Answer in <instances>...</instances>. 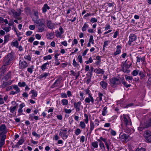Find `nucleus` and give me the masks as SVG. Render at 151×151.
I'll return each mask as SVG.
<instances>
[{"instance_id": "obj_59", "label": "nucleus", "mask_w": 151, "mask_h": 151, "mask_svg": "<svg viewBox=\"0 0 151 151\" xmlns=\"http://www.w3.org/2000/svg\"><path fill=\"white\" fill-rule=\"evenodd\" d=\"M78 61L81 63H83V60L82 56L81 55H79L78 56Z\"/></svg>"}, {"instance_id": "obj_57", "label": "nucleus", "mask_w": 151, "mask_h": 151, "mask_svg": "<svg viewBox=\"0 0 151 151\" xmlns=\"http://www.w3.org/2000/svg\"><path fill=\"white\" fill-rule=\"evenodd\" d=\"M61 97L62 98H67V95L65 93L63 92L61 94Z\"/></svg>"}, {"instance_id": "obj_42", "label": "nucleus", "mask_w": 151, "mask_h": 151, "mask_svg": "<svg viewBox=\"0 0 151 151\" xmlns=\"http://www.w3.org/2000/svg\"><path fill=\"white\" fill-rule=\"evenodd\" d=\"M99 145L100 147V149L102 150V151H104L105 150V147L104 143L99 144Z\"/></svg>"}, {"instance_id": "obj_60", "label": "nucleus", "mask_w": 151, "mask_h": 151, "mask_svg": "<svg viewBox=\"0 0 151 151\" xmlns=\"http://www.w3.org/2000/svg\"><path fill=\"white\" fill-rule=\"evenodd\" d=\"M23 111V110L22 109L19 108L18 111V115H23V114L22 113Z\"/></svg>"}, {"instance_id": "obj_34", "label": "nucleus", "mask_w": 151, "mask_h": 151, "mask_svg": "<svg viewBox=\"0 0 151 151\" xmlns=\"http://www.w3.org/2000/svg\"><path fill=\"white\" fill-rule=\"evenodd\" d=\"M11 45L18 48L19 45V43L17 40H16L15 41L13 42H12Z\"/></svg>"}, {"instance_id": "obj_24", "label": "nucleus", "mask_w": 151, "mask_h": 151, "mask_svg": "<svg viewBox=\"0 0 151 151\" xmlns=\"http://www.w3.org/2000/svg\"><path fill=\"white\" fill-rule=\"evenodd\" d=\"M54 33V32H51L50 33H47L46 34V35L47 38L48 39H51L53 38Z\"/></svg>"}, {"instance_id": "obj_41", "label": "nucleus", "mask_w": 151, "mask_h": 151, "mask_svg": "<svg viewBox=\"0 0 151 151\" xmlns=\"http://www.w3.org/2000/svg\"><path fill=\"white\" fill-rule=\"evenodd\" d=\"M6 129V126L4 124L1 125L0 126V131H4V130H5Z\"/></svg>"}, {"instance_id": "obj_27", "label": "nucleus", "mask_w": 151, "mask_h": 151, "mask_svg": "<svg viewBox=\"0 0 151 151\" xmlns=\"http://www.w3.org/2000/svg\"><path fill=\"white\" fill-rule=\"evenodd\" d=\"M49 75V73H43L41 74L40 75L39 78V79H42L43 78H45L47 76H48Z\"/></svg>"}, {"instance_id": "obj_5", "label": "nucleus", "mask_w": 151, "mask_h": 151, "mask_svg": "<svg viewBox=\"0 0 151 151\" xmlns=\"http://www.w3.org/2000/svg\"><path fill=\"white\" fill-rule=\"evenodd\" d=\"M151 126V118L149 120L147 121L142 126L140 125L138 127V129L139 131H141L144 128H147Z\"/></svg>"}, {"instance_id": "obj_51", "label": "nucleus", "mask_w": 151, "mask_h": 151, "mask_svg": "<svg viewBox=\"0 0 151 151\" xmlns=\"http://www.w3.org/2000/svg\"><path fill=\"white\" fill-rule=\"evenodd\" d=\"M94 40L93 39V36L92 35H90V38L89 40V42H91L93 44H94Z\"/></svg>"}, {"instance_id": "obj_52", "label": "nucleus", "mask_w": 151, "mask_h": 151, "mask_svg": "<svg viewBox=\"0 0 151 151\" xmlns=\"http://www.w3.org/2000/svg\"><path fill=\"white\" fill-rule=\"evenodd\" d=\"M84 93L83 92H80V95L81 98L80 99V100L82 101L84 100Z\"/></svg>"}, {"instance_id": "obj_30", "label": "nucleus", "mask_w": 151, "mask_h": 151, "mask_svg": "<svg viewBox=\"0 0 151 151\" xmlns=\"http://www.w3.org/2000/svg\"><path fill=\"white\" fill-rule=\"evenodd\" d=\"M61 102L63 106H67L68 104V101L66 99H63L61 100Z\"/></svg>"}, {"instance_id": "obj_3", "label": "nucleus", "mask_w": 151, "mask_h": 151, "mask_svg": "<svg viewBox=\"0 0 151 151\" xmlns=\"http://www.w3.org/2000/svg\"><path fill=\"white\" fill-rule=\"evenodd\" d=\"M43 19H39L37 20H33L35 23L38 24L39 27L38 28V32H43L46 26L44 24Z\"/></svg>"}, {"instance_id": "obj_17", "label": "nucleus", "mask_w": 151, "mask_h": 151, "mask_svg": "<svg viewBox=\"0 0 151 151\" xmlns=\"http://www.w3.org/2000/svg\"><path fill=\"white\" fill-rule=\"evenodd\" d=\"M116 51L114 52L113 53V55L114 56H116L117 55L120 54L121 52V49L122 47L121 45H118L116 46Z\"/></svg>"}, {"instance_id": "obj_31", "label": "nucleus", "mask_w": 151, "mask_h": 151, "mask_svg": "<svg viewBox=\"0 0 151 151\" xmlns=\"http://www.w3.org/2000/svg\"><path fill=\"white\" fill-rule=\"evenodd\" d=\"M13 89L16 90L15 92L17 93H19L20 92V89L17 85H14Z\"/></svg>"}, {"instance_id": "obj_15", "label": "nucleus", "mask_w": 151, "mask_h": 151, "mask_svg": "<svg viewBox=\"0 0 151 151\" xmlns=\"http://www.w3.org/2000/svg\"><path fill=\"white\" fill-rule=\"evenodd\" d=\"M47 26L50 29H52L55 28V24L54 23L52 22L50 20H46Z\"/></svg>"}, {"instance_id": "obj_6", "label": "nucleus", "mask_w": 151, "mask_h": 151, "mask_svg": "<svg viewBox=\"0 0 151 151\" xmlns=\"http://www.w3.org/2000/svg\"><path fill=\"white\" fill-rule=\"evenodd\" d=\"M11 12L13 14V16L14 18L19 20L21 19L20 18L18 17L21 13V10L20 9H17V12L15 11L14 9H13L11 10Z\"/></svg>"}, {"instance_id": "obj_26", "label": "nucleus", "mask_w": 151, "mask_h": 151, "mask_svg": "<svg viewBox=\"0 0 151 151\" xmlns=\"http://www.w3.org/2000/svg\"><path fill=\"white\" fill-rule=\"evenodd\" d=\"M121 82L122 84L124 85L126 88H128L131 86V85L130 84H127L126 82L125 81L124 78V77H123L122 78L121 80Z\"/></svg>"}, {"instance_id": "obj_18", "label": "nucleus", "mask_w": 151, "mask_h": 151, "mask_svg": "<svg viewBox=\"0 0 151 151\" xmlns=\"http://www.w3.org/2000/svg\"><path fill=\"white\" fill-rule=\"evenodd\" d=\"M50 63L47 62L43 64L40 67V68L42 71H44L47 68V67H49Z\"/></svg>"}, {"instance_id": "obj_32", "label": "nucleus", "mask_w": 151, "mask_h": 151, "mask_svg": "<svg viewBox=\"0 0 151 151\" xmlns=\"http://www.w3.org/2000/svg\"><path fill=\"white\" fill-rule=\"evenodd\" d=\"M107 107L106 106L104 107L103 109V111L102 112V114L103 116H105L106 115V114L107 113Z\"/></svg>"}, {"instance_id": "obj_45", "label": "nucleus", "mask_w": 151, "mask_h": 151, "mask_svg": "<svg viewBox=\"0 0 151 151\" xmlns=\"http://www.w3.org/2000/svg\"><path fill=\"white\" fill-rule=\"evenodd\" d=\"M91 145L93 147L97 148L98 146V142L97 141L93 142L92 143Z\"/></svg>"}, {"instance_id": "obj_4", "label": "nucleus", "mask_w": 151, "mask_h": 151, "mask_svg": "<svg viewBox=\"0 0 151 151\" xmlns=\"http://www.w3.org/2000/svg\"><path fill=\"white\" fill-rule=\"evenodd\" d=\"M127 60H126L125 62L122 65L121 71L124 73H129L130 72V70L128 69L132 65V63L131 62L129 64L126 63H127Z\"/></svg>"}, {"instance_id": "obj_29", "label": "nucleus", "mask_w": 151, "mask_h": 151, "mask_svg": "<svg viewBox=\"0 0 151 151\" xmlns=\"http://www.w3.org/2000/svg\"><path fill=\"white\" fill-rule=\"evenodd\" d=\"M140 61L144 62L145 61V59L144 57L141 58L140 56H137V62L138 63L140 62Z\"/></svg>"}, {"instance_id": "obj_8", "label": "nucleus", "mask_w": 151, "mask_h": 151, "mask_svg": "<svg viewBox=\"0 0 151 151\" xmlns=\"http://www.w3.org/2000/svg\"><path fill=\"white\" fill-rule=\"evenodd\" d=\"M144 136L146 141L148 142H151V133L149 131H146L145 132Z\"/></svg>"}, {"instance_id": "obj_47", "label": "nucleus", "mask_w": 151, "mask_h": 151, "mask_svg": "<svg viewBox=\"0 0 151 151\" xmlns=\"http://www.w3.org/2000/svg\"><path fill=\"white\" fill-rule=\"evenodd\" d=\"M125 79L126 80L129 81H132L133 78L132 76H129L127 75H125Z\"/></svg>"}, {"instance_id": "obj_50", "label": "nucleus", "mask_w": 151, "mask_h": 151, "mask_svg": "<svg viewBox=\"0 0 151 151\" xmlns=\"http://www.w3.org/2000/svg\"><path fill=\"white\" fill-rule=\"evenodd\" d=\"M6 135H2L1 137V141L2 142H3L4 143H5V140L6 138Z\"/></svg>"}, {"instance_id": "obj_46", "label": "nucleus", "mask_w": 151, "mask_h": 151, "mask_svg": "<svg viewBox=\"0 0 151 151\" xmlns=\"http://www.w3.org/2000/svg\"><path fill=\"white\" fill-rule=\"evenodd\" d=\"M84 117L86 118V119L84 120V121L85 122V123L87 124L88 122V115L87 114H84Z\"/></svg>"}, {"instance_id": "obj_16", "label": "nucleus", "mask_w": 151, "mask_h": 151, "mask_svg": "<svg viewBox=\"0 0 151 151\" xmlns=\"http://www.w3.org/2000/svg\"><path fill=\"white\" fill-rule=\"evenodd\" d=\"M11 71H9L3 77L2 79L5 80V81H7L8 79L11 78Z\"/></svg>"}, {"instance_id": "obj_63", "label": "nucleus", "mask_w": 151, "mask_h": 151, "mask_svg": "<svg viewBox=\"0 0 151 151\" xmlns=\"http://www.w3.org/2000/svg\"><path fill=\"white\" fill-rule=\"evenodd\" d=\"M110 133L112 135L114 136H115L116 134V132L112 129H111Z\"/></svg>"}, {"instance_id": "obj_64", "label": "nucleus", "mask_w": 151, "mask_h": 151, "mask_svg": "<svg viewBox=\"0 0 151 151\" xmlns=\"http://www.w3.org/2000/svg\"><path fill=\"white\" fill-rule=\"evenodd\" d=\"M135 151H146V149L143 147H141L140 149L137 148Z\"/></svg>"}, {"instance_id": "obj_28", "label": "nucleus", "mask_w": 151, "mask_h": 151, "mask_svg": "<svg viewBox=\"0 0 151 151\" xmlns=\"http://www.w3.org/2000/svg\"><path fill=\"white\" fill-rule=\"evenodd\" d=\"M89 26L87 22H86L84 23L83 26L82 28V30L83 32L85 31L88 28Z\"/></svg>"}, {"instance_id": "obj_62", "label": "nucleus", "mask_w": 151, "mask_h": 151, "mask_svg": "<svg viewBox=\"0 0 151 151\" xmlns=\"http://www.w3.org/2000/svg\"><path fill=\"white\" fill-rule=\"evenodd\" d=\"M32 134L35 137H40V135L39 134H37L36 133V132H35L34 131L32 132Z\"/></svg>"}, {"instance_id": "obj_11", "label": "nucleus", "mask_w": 151, "mask_h": 151, "mask_svg": "<svg viewBox=\"0 0 151 151\" xmlns=\"http://www.w3.org/2000/svg\"><path fill=\"white\" fill-rule=\"evenodd\" d=\"M129 39L128 43L129 45H131L132 42L136 40L137 36L134 34H130L129 36Z\"/></svg>"}, {"instance_id": "obj_23", "label": "nucleus", "mask_w": 151, "mask_h": 151, "mask_svg": "<svg viewBox=\"0 0 151 151\" xmlns=\"http://www.w3.org/2000/svg\"><path fill=\"white\" fill-rule=\"evenodd\" d=\"M62 79V77L61 76H59V78L56 80L55 82L53 83V86H54V87L57 86V85L60 82Z\"/></svg>"}, {"instance_id": "obj_55", "label": "nucleus", "mask_w": 151, "mask_h": 151, "mask_svg": "<svg viewBox=\"0 0 151 151\" xmlns=\"http://www.w3.org/2000/svg\"><path fill=\"white\" fill-rule=\"evenodd\" d=\"M73 65L75 67H77L79 65V64L76 62L75 59H74L73 60Z\"/></svg>"}, {"instance_id": "obj_49", "label": "nucleus", "mask_w": 151, "mask_h": 151, "mask_svg": "<svg viewBox=\"0 0 151 151\" xmlns=\"http://www.w3.org/2000/svg\"><path fill=\"white\" fill-rule=\"evenodd\" d=\"M103 96V94L101 93L100 92H99L98 93V96L99 97L97 98H99V101H101L102 100V97Z\"/></svg>"}, {"instance_id": "obj_43", "label": "nucleus", "mask_w": 151, "mask_h": 151, "mask_svg": "<svg viewBox=\"0 0 151 151\" xmlns=\"http://www.w3.org/2000/svg\"><path fill=\"white\" fill-rule=\"evenodd\" d=\"M52 57L51 55H48L44 56L43 57V59L45 60H51L52 59Z\"/></svg>"}, {"instance_id": "obj_20", "label": "nucleus", "mask_w": 151, "mask_h": 151, "mask_svg": "<svg viewBox=\"0 0 151 151\" xmlns=\"http://www.w3.org/2000/svg\"><path fill=\"white\" fill-rule=\"evenodd\" d=\"M95 127L94 123L91 120L90 121V128L89 131V134H91L92 131L93 130Z\"/></svg>"}, {"instance_id": "obj_39", "label": "nucleus", "mask_w": 151, "mask_h": 151, "mask_svg": "<svg viewBox=\"0 0 151 151\" xmlns=\"http://www.w3.org/2000/svg\"><path fill=\"white\" fill-rule=\"evenodd\" d=\"M18 85L20 87H24L26 86V83L25 82H19L18 83Z\"/></svg>"}, {"instance_id": "obj_33", "label": "nucleus", "mask_w": 151, "mask_h": 151, "mask_svg": "<svg viewBox=\"0 0 151 151\" xmlns=\"http://www.w3.org/2000/svg\"><path fill=\"white\" fill-rule=\"evenodd\" d=\"M139 75L140 76V79H142L144 78L146 76L144 74L142 71H139Z\"/></svg>"}, {"instance_id": "obj_53", "label": "nucleus", "mask_w": 151, "mask_h": 151, "mask_svg": "<svg viewBox=\"0 0 151 151\" xmlns=\"http://www.w3.org/2000/svg\"><path fill=\"white\" fill-rule=\"evenodd\" d=\"M106 146V148L108 149V150H109V145L110 144V142H109V143H108L107 141L106 140L104 142Z\"/></svg>"}, {"instance_id": "obj_48", "label": "nucleus", "mask_w": 151, "mask_h": 151, "mask_svg": "<svg viewBox=\"0 0 151 151\" xmlns=\"http://www.w3.org/2000/svg\"><path fill=\"white\" fill-rule=\"evenodd\" d=\"M147 75L149 78H151V71L150 70L147 69Z\"/></svg>"}, {"instance_id": "obj_19", "label": "nucleus", "mask_w": 151, "mask_h": 151, "mask_svg": "<svg viewBox=\"0 0 151 151\" xmlns=\"http://www.w3.org/2000/svg\"><path fill=\"white\" fill-rule=\"evenodd\" d=\"M25 140L24 139L23 137H22L19 141L17 142V144L14 145V147H18L19 146L22 145L24 142Z\"/></svg>"}, {"instance_id": "obj_36", "label": "nucleus", "mask_w": 151, "mask_h": 151, "mask_svg": "<svg viewBox=\"0 0 151 151\" xmlns=\"http://www.w3.org/2000/svg\"><path fill=\"white\" fill-rule=\"evenodd\" d=\"M139 71L137 70H134L132 73V74L134 76H136L139 74Z\"/></svg>"}, {"instance_id": "obj_54", "label": "nucleus", "mask_w": 151, "mask_h": 151, "mask_svg": "<svg viewBox=\"0 0 151 151\" xmlns=\"http://www.w3.org/2000/svg\"><path fill=\"white\" fill-rule=\"evenodd\" d=\"M81 132V131L80 129L77 128L75 130V134L76 135H77L80 134Z\"/></svg>"}, {"instance_id": "obj_56", "label": "nucleus", "mask_w": 151, "mask_h": 151, "mask_svg": "<svg viewBox=\"0 0 151 151\" xmlns=\"http://www.w3.org/2000/svg\"><path fill=\"white\" fill-rule=\"evenodd\" d=\"M13 87L14 85H12L11 86L7 87L6 89V90L7 91H9L13 89Z\"/></svg>"}, {"instance_id": "obj_10", "label": "nucleus", "mask_w": 151, "mask_h": 151, "mask_svg": "<svg viewBox=\"0 0 151 151\" xmlns=\"http://www.w3.org/2000/svg\"><path fill=\"white\" fill-rule=\"evenodd\" d=\"M13 81L12 80H9L8 81H5V80L3 81L2 83L0 86L1 88H4L7 86L11 85Z\"/></svg>"}, {"instance_id": "obj_44", "label": "nucleus", "mask_w": 151, "mask_h": 151, "mask_svg": "<svg viewBox=\"0 0 151 151\" xmlns=\"http://www.w3.org/2000/svg\"><path fill=\"white\" fill-rule=\"evenodd\" d=\"M84 91L85 92V94L86 95H88V96L90 95H92V94L91 93V91L88 88L85 89Z\"/></svg>"}, {"instance_id": "obj_22", "label": "nucleus", "mask_w": 151, "mask_h": 151, "mask_svg": "<svg viewBox=\"0 0 151 151\" xmlns=\"http://www.w3.org/2000/svg\"><path fill=\"white\" fill-rule=\"evenodd\" d=\"M50 9V7L47 4H45L42 8V12L44 13H45L47 12V10H49Z\"/></svg>"}, {"instance_id": "obj_7", "label": "nucleus", "mask_w": 151, "mask_h": 151, "mask_svg": "<svg viewBox=\"0 0 151 151\" xmlns=\"http://www.w3.org/2000/svg\"><path fill=\"white\" fill-rule=\"evenodd\" d=\"M110 81L111 84L114 85H119L121 84V81L116 77H114L110 79Z\"/></svg>"}, {"instance_id": "obj_38", "label": "nucleus", "mask_w": 151, "mask_h": 151, "mask_svg": "<svg viewBox=\"0 0 151 151\" xmlns=\"http://www.w3.org/2000/svg\"><path fill=\"white\" fill-rule=\"evenodd\" d=\"M17 108V105L15 106H11L10 107L9 110L10 112L11 113L13 114L14 112V111Z\"/></svg>"}, {"instance_id": "obj_25", "label": "nucleus", "mask_w": 151, "mask_h": 151, "mask_svg": "<svg viewBox=\"0 0 151 151\" xmlns=\"http://www.w3.org/2000/svg\"><path fill=\"white\" fill-rule=\"evenodd\" d=\"M100 84L102 88L104 89L106 88L108 85L107 83L106 82L104 81H101L100 82Z\"/></svg>"}, {"instance_id": "obj_61", "label": "nucleus", "mask_w": 151, "mask_h": 151, "mask_svg": "<svg viewBox=\"0 0 151 151\" xmlns=\"http://www.w3.org/2000/svg\"><path fill=\"white\" fill-rule=\"evenodd\" d=\"M55 33L56 34V36L57 37H61L62 34L59 32V31H58V30L56 31Z\"/></svg>"}, {"instance_id": "obj_1", "label": "nucleus", "mask_w": 151, "mask_h": 151, "mask_svg": "<svg viewBox=\"0 0 151 151\" xmlns=\"http://www.w3.org/2000/svg\"><path fill=\"white\" fill-rule=\"evenodd\" d=\"M14 53L13 52H11L8 53L7 55H6L3 61V63L5 65H9L11 61L14 58Z\"/></svg>"}, {"instance_id": "obj_14", "label": "nucleus", "mask_w": 151, "mask_h": 151, "mask_svg": "<svg viewBox=\"0 0 151 151\" xmlns=\"http://www.w3.org/2000/svg\"><path fill=\"white\" fill-rule=\"evenodd\" d=\"M129 135L123 133H120L119 135V138L120 139L126 140L129 137Z\"/></svg>"}, {"instance_id": "obj_12", "label": "nucleus", "mask_w": 151, "mask_h": 151, "mask_svg": "<svg viewBox=\"0 0 151 151\" xmlns=\"http://www.w3.org/2000/svg\"><path fill=\"white\" fill-rule=\"evenodd\" d=\"M88 97H86L85 99V102L86 103H89L91 102L92 104H94V100L92 95H89Z\"/></svg>"}, {"instance_id": "obj_37", "label": "nucleus", "mask_w": 151, "mask_h": 151, "mask_svg": "<svg viewBox=\"0 0 151 151\" xmlns=\"http://www.w3.org/2000/svg\"><path fill=\"white\" fill-rule=\"evenodd\" d=\"M79 126L82 129H85L86 127V124L84 122L81 121L80 122Z\"/></svg>"}, {"instance_id": "obj_2", "label": "nucleus", "mask_w": 151, "mask_h": 151, "mask_svg": "<svg viewBox=\"0 0 151 151\" xmlns=\"http://www.w3.org/2000/svg\"><path fill=\"white\" fill-rule=\"evenodd\" d=\"M120 118L122 122V124H123L127 126L132 125L131 119L128 115L124 114L121 116Z\"/></svg>"}, {"instance_id": "obj_9", "label": "nucleus", "mask_w": 151, "mask_h": 151, "mask_svg": "<svg viewBox=\"0 0 151 151\" xmlns=\"http://www.w3.org/2000/svg\"><path fill=\"white\" fill-rule=\"evenodd\" d=\"M28 66V65L25 61L19 60V68L20 69H24Z\"/></svg>"}, {"instance_id": "obj_40", "label": "nucleus", "mask_w": 151, "mask_h": 151, "mask_svg": "<svg viewBox=\"0 0 151 151\" xmlns=\"http://www.w3.org/2000/svg\"><path fill=\"white\" fill-rule=\"evenodd\" d=\"M24 58L25 60H27L29 61H30L31 60V57L29 54L28 55H25L24 56Z\"/></svg>"}, {"instance_id": "obj_58", "label": "nucleus", "mask_w": 151, "mask_h": 151, "mask_svg": "<svg viewBox=\"0 0 151 151\" xmlns=\"http://www.w3.org/2000/svg\"><path fill=\"white\" fill-rule=\"evenodd\" d=\"M94 70V68L93 66H91L90 67V70H89V74L90 76H92V72Z\"/></svg>"}, {"instance_id": "obj_13", "label": "nucleus", "mask_w": 151, "mask_h": 151, "mask_svg": "<svg viewBox=\"0 0 151 151\" xmlns=\"http://www.w3.org/2000/svg\"><path fill=\"white\" fill-rule=\"evenodd\" d=\"M81 104V103L80 101H79L77 102H74V107L76 109V111H79L80 110Z\"/></svg>"}, {"instance_id": "obj_21", "label": "nucleus", "mask_w": 151, "mask_h": 151, "mask_svg": "<svg viewBox=\"0 0 151 151\" xmlns=\"http://www.w3.org/2000/svg\"><path fill=\"white\" fill-rule=\"evenodd\" d=\"M94 72L97 74H104V71L103 69H101L99 68H98L95 69Z\"/></svg>"}, {"instance_id": "obj_35", "label": "nucleus", "mask_w": 151, "mask_h": 151, "mask_svg": "<svg viewBox=\"0 0 151 151\" xmlns=\"http://www.w3.org/2000/svg\"><path fill=\"white\" fill-rule=\"evenodd\" d=\"M9 35H7L5 36L4 44L6 43L9 41Z\"/></svg>"}]
</instances>
